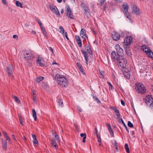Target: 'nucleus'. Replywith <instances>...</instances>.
Here are the masks:
<instances>
[{
  "label": "nucleus",
  "instance_id": "37998d69",
  "mask_svg": "<svg viewBox=\"0 0 153 153\" xmlns=\"http://www.w3.org/2000/svg\"><path fill=\"white\" fill-rule=\"evenodd\" d=\"M37 22L39 24L40 27H43L42 25V23L41 22V21L40 19H39L37 20Z\"/></svg>",
  "mask_w": 153,
  "mask_h": 153
},
{
  "label": "nucleus",
  "instance_id": "f8f14e48",
  "mask_svg": "<svg viewBox=\"0 0 153 153\" xmlns=\"http://www.w3.org/2000/svg\"><path fill=\"white\" fill-rule=\"evenodd\" d=\"M37 63L41 66L43 67L45 65V62L44 59L41 57L38 58Z\"/></svg>",
  "mask_w": 153,
  "mask_h": 153
},
{
  "label": "nucleus",
  "instance_id": "e2e57ef3",
  "mask_svg": "<svg viewBox=\"0 0 153 153\" xmlns=\"http://www.w3.org/2000/svg\"><path fill=\"white\" fill-rule=\"evenodd\" d=\"M44 35L47 38L48 37V36L47 35V33L46 32L45 33H43Z\"/></svg>",
  "mask_w": 153,
  "mask_h": 153
},
{
  "label": "nucleus",
  "instance_id": "ea45409f",
  "mask_svg": "<svg viewBox=\"0 0 153 153\" xmlns=\"http://www.w3.org/2000/svg\"><path fill=\"white\" fill-rule=\"evenodd\" d=\"M128 126L132 128L133 127V124L130 121L128 122Z\"/></svg>",
  "mask_w": 153,
  "mask_h": 153
},
{
  "label": "nucleus",
  "instance_id": "6e6552de",
  "mask_svg": "<svg viewBox=\"0 0 153 153\" xmlns=\"http://www.w3.org/2000/svg\"><path fill=\"white\" fill-rule=\"evenodd\" d=\"M132 13L133 14L137 15H139L141 13L137 6L135 4H133L132 6Z\"/></svg>",
  "mask_w": 153,
  "mask_h": 153
},
{
  "label": "nucleus",
  "instance_id": "e433bc0d",
  "mask_svg": "<svg viewBox=\"0 0 153 153\" xmlns=\"http://www.w3.org/2000/svg\"><path fill=\"white\" fill-rule=\"evenodd\" d=\"M105 0H100L99 2V4L100 5H102L104 4Z\"/></svg>",
  "mask_w": 153,
  "mask_h": 153
},
{
  "label": "nucleus",
  "instance_id": "de8ad7c7",
  "mask_svg": "<svg viewBox=\"0 0 153 153\" xmlns=\"http://www.w3.org/2000/svg\"><path fill=\"white\" fill-rule=\"evenodd\" d=\"M119 122H122V123H123V124H124V125H125V124L124 123V121L123 120V119L122 118H120L119 117Z\"/></svg>",
  "mask_w": 153,
  "mask_h": 153
},
{
  "label": "nucleus",
  "instance_id": "c03bdc74",
  "mask_svg": "<svg viewBox=\"0 0 153 153\" xmlns=\"http://www.w3.org/2000/svg\"><path fill=\"white\" fill-rule=\"evenodd\" d=\"M19 121L20 123H21V124L22 125H23V123H22V117H21V116H19Z\"/></svg>",
  "mask_w": 153,
  "mask_h": 153
},
{
  "label": "nucleus",
  "instance_id": "3c124183",
  "mask_svg": "<svg viewBox=\"0 0 153 153\" xmlns=\"http://www.w3.org/2000/svg\"><path fill=\"white\" fill-rule=\"evenodd\" d=\"M54 64H56L57 65V66L56 67V68H59V65L57 63L55 62V61H54L52 63V65H53Z\"/></svg>",
  "mask_w": 153,
  "mask_h": 153
},
{
  "label": "nucleus",
  "instance_id": "79ce46f5",
  "mask_svg": "<svg viewBox=\"0 0 153 153\" xmlns=\"http://www.w3.org/2000/svg\"><path fill=\"white\" fill-rule=\"evenodd\" d=\"M99 71L100 75L102 76L101 77H102L103 78L104 77V72L100 70H99Z\"/></svg>",
  "mask_w": 153,
  "mask_h": 153
},
{
  "label": "nucleus",
  "instance_id": "09e8293b",
  "mask_svg": "<svg viewBox=\"0 0 153 153\" xmlns=\"http://www.w3.org/2000/svg\"><path fill=\"white\" fill-rule=\"evenodd\" d=\"M77 108L78 110L80 112H81L82 111V109L79 106H77Z\"/></svg>",
  "mask_w": 153,
  "mask_h": 153
},
{
  "label": "nucleus",
  "instance_id": "0eeeda50",
  "mask_svg": "<svg viewBox=\"0 0 153 153\" xmlns=\"http://www.w3.org/2000/svg\"><path fill=\"white\" fill-rule=\"evenodd\" d=\"M122 56H120L117 53L114 51H112L111 53V56L112 60L116 62H117Z\"/></svg>",
  "mask_w": 153,
  "mask_h": 153
},
{
  "label": "nucleus",
  "instance_id": "c756f323",
  "mask_svg": "<svg viewBox=\"0 0 153 153\" xmlns=\"http://www.w3.org/2000/svg\"><path fill=\"white\" fill-rule=\"evenodd\" d=\"M16 5L17 7H20L21 8H22V4L19 1H16Z\"/></svg>",
  "mask_w": 153,
  "mask_h": 153
},
{
  "label": "nucleus",
  "instance_id": "58836bf2",
  "mask_svg": "<svg viewBox=\"0 0 153 153\" xmlns=\"http://www.w3.org/2000/svg\"><path fill=\"white\" fill-rule=\"evenodd\" d=\"M108 84L109 85V90H111L113 89V86L109 82H108Z\"/></svg>",
  "mask_w": 153,
  "mask_h": 153
},
{
  "label": "nucleus",
  "instance_id": "a19ab883",
  "mask_svg": "<svg viewBox=\"0 0 153 153\" xmlns=\"http://www.w3.org/2000/svg\"><path fill=\"white\" fill-rule=\"evenodd\" d=\"M93 98L98 103H100V100H99L98 98H97V97L95 96H93Z\"/></svg>",
  "mask_w": 153,
  "mask_h": 153
},
{
  "label": "nucleus",
  "instance_id": "412c9836",
  "mask_svg": "<svg viewBox=\"0 0 153 153\" xmlns=\"http://www.w3.org/2000/svg\"><path fill=\"white\" fill-rule=\"evenodd\" d=\"M32 137L33 139V143L34 144H35L36 145H38V142L37 140L36 139V135L33 134H31Z\"/></svg>",
  "mask_w": 153,
  "mask_h": 153
},
{
  "label": "nucleus",
  "instance_id": "49530a36",
  "mask_svg": "<svg viewBox=\"0 0 153 153\" xmlns=\"http://www.w3.org/2000/svg\"><path fill=\"white\" fill-rule=\"evenodd\" d=\"M41 29V30L43 33H45L46 32V30L43 27H40Z\"/></svg>",
  "mask_w": 153,
  "mask_h": 153
},
{
  "label": "nucleus",
  "instance_id": "f257e3e1",
  "mask_svg": "<svg viewBox=\"0 0 153 153\" xmlns=\"http://www.w3.org/2000/svg\"><path fill=\"white\" fill-rule=\"evenodd\" d=\"M55 79L57 83L62 86L65 87L67 85V81L65 77L61 74H56Z\"/></svg>",
  "mask_w": 153,
  "mask_h": 153
},
{
  "label": "nucleus",
  "instance_id": "dca6fc26",
  "mask_svg": "<svg viewBox=\"0 0 153 153\" xmlns=\"http://www.w3.org/2000/svg\"><path fill=\"white\" fill-rule=\"evenodd\" d=\"M80 35L83 38L85 39L86 37L85 30L84 29H81L80 32Z\"/></svg>",
  "mask_w": 153,
  "mask_h": 153
},
{
  "label": "nucleus",
  "instance_id": "473e14b6",
  "mask_svg": "<svg viewBox=\"0 0 153 153\" xmlns=\"http://www.w3.org/2000/svg\"><path fill=\"white\" fill-rule=\"evenodd\" d=\"M33 97V100L34 102L35 103H36V94L35 93H33V95L32 96Z\"/></svg>",
  "mask_w": 153,
  "mask_h": 153
},
{
  "label": "nucleus",
  "instance_id": "5701e85b",
  "mask_svg": "<svg viewBox=\"0 0 153 153\" xmlns=\"http://www.w3.org/2000/svg\"><path fill=\"white\" fill-rule=\"evenodd\" d=\"M128 46V45H124V47L127 54L128 55H129L130 54L131 51L129 47Z\"/></svg>",
  "mask_w": 153,
  "mask_h": 153
},
{
  "label": "nucleus",
  "instance_id": "a211bd4d",
  "mask_svg": "<svg viewBox=\"0 0 153 153\" xmlns=\"http://www.w3.org/2000/svg\"><path fill=\"white\" fill-rule=\"evenodd\" d=\"M81 6L82 7V8L83 9L86 13H88L89 9L88 7H87L85 4L83 3H82L81 4Z\"/></svg>",
  "mask_w": 153,
  "mask_h": 153
},
{
  "label": "nucleus",
  "instance_id": "9d476101",
  "mask_svg": "<svg viewBox=\"0 0 153 153\" xmlns=\"http://www.w3.org/2000/svg\"><path fill=\"white\" fill-rule=\"evenodd\" d=\"M50 9L58 16H60V14L56 6L53 5H51L50 7Z\"/></svg>",
  "mask_w": 153,
  "mask_h": 153
},
{
  "label": "nucleus",
  "instance_id": "13d9d810",
  "mask_svg": "<svg viewBox=\"0 0 153 153\" xmlns=\"http://www.w3.org/2000/svg\"><path fill=\"white\" fill-rule=\"evenodd\" d=\"M85 136H86V134H85L82 133L80 134V136L81 137H84Z\"/></svg>",
  "mask_w": 153,
  "mask_h": 153
},
{
  "label": "nucleus",
  "instance_id": "4c0bfd02",
  "mask_svg": "<svg viewBox=\"0 0 153 153\" xmlns=\"http://www.w3.org/2000/svg\"><path fill=\"white\" fill-rule=\"evenodd\" d=\"M59 105L60 106H61V107H62L63 106V102L62 100L60 99L59 100Z\"/></svg>",
  "mask_w": 153,
  "mask_h": 153
},
{
  "label": "nucleus",
  "instance_id": "c9c22d12",
  "mask_svg": "<svg viewBox=\"0 0 153 153\" xmlns=\"http://www.w3.org/2000/svg\"><path fill=\"white\" fill-rule=\"evenodd\" d=\"M54 137L56 139V142L59 143L60 141L58 137V135H54Z\"/></svg>",
  "mask_w": 153,
  "mask_h": 153
},
{
  "label": "nucleus",
  "instance_id": "774afa93",
  "mask_svg": "<svg viewBox=\"0 0 153 153\" xmlns=\"http://www.w3.org/2000/svg\"><path fill=\"white\" fill-rule=\"evenodd\" d=\"M49 48L50 50L52 52V53H53V49L52 48H51V47H49Z\"/></svg>",
  "mask_w": 153,
  "mask_h": 153
},
{
  "label": "nucleus",
  "instance_id": "2eb2a0df",
  "mask_svg": "<svg viewBox=\"0 0 153 153\" xmlns=\"http://www.w3.org/2000/svg\"><path fill=\"white\" fill-rule=\"evenodd\" d=\"M13 71V70L12 66L11 65H8L7 67V72L11 78H12L13 76L12 75V72Z\"/></svg>",
  "mask_w": 153,
  "mask_h": 153
},
{
  "label": "nucleus",
  "instance_id": "39448f33",
  "mask_svg": "<svg viewBox=\"0 0 153 153\" xmlns=\"http://www.w3.org/2000/svg\"><path fill=\"white\" fill-rule=\"evenodd\" d=\"M145 102L151 107H153V99L151 95H148L145 97Z\"/></svg>",
  "mask_w": 153,
  "mask_h": 153
},
{
  "label": "nucleus",
  "instance_id": "2f4dec72",
  "mask_svg": "<svg viewBox=\"0 0 153 153\" xmlns=\"http://www.w3.org/2000/svg\"><path fill=\"white\" fill-rule=\"evenodd\" d=\"M2 146L3 149L5 150H6L7 149V142L4 143H2Z\"/></svg>",
  "mask_w": 153,
  "mask_h": 153
},
{
  "label": "nucleus",
  "instance_id": "423d86ee",
  "mask_svg": "<svg viewBox=\"0 0 153 153\" xmlns=\"http://www.w3.org/2000/svg\"><path fill=\"white\" fill-rule=\"evenodd\" d=\"M24 58L26 60H29L34 57V53L31 51H27L24 54Z\"/></svg>",
  "mask_w": 153,
  "mask_h": 153
},
{
  "label": "nucleus",
  "instance_id": "7ed1b4c3",
  "mask_svg": "<svg viewBox=\"0 0 153 153\" xmlns=\"http://www.w3.org/2000/svg\"><path fill=\"white\" fill-rule=\"evenodd\" d=\"M128 6L127 4H124L123 5V13L127 18V19L129 22H131V18L130 15L128 12Z\"/></svg>",
  "mask_w": 153,
  "mask_h": 153
},
{
  "label": "nucleus",
  "instance_id": "864d4df0",
  "mask_svg": "<svg viewBox=\"0 0 153 153\" xmlns=\"http://www.w3.org/2000/svg\"><path fill=\"white\" fill-rule=\"evenodd\" d=\"M7 140H8L10 142V140L9 137L7 135L5 137Z\"/></svg>",
  "mask_w": 153,
  "mask_h": 153
},
{
  "label": "nucleus",
  "instance_id": "f704fd0d",
  "mask_svg": "<svg viewBox=\"0 0 153 153\" xmlns=\"http://www.w3.org/2000/svg\"><path fill=\"white\" fill-rule=\"evenodd\" d=\"M13 98H14L15 101L17 103L19 104L20 103V100L16 96L13 97Z\"/></svg>",
  "mask_w": 153,
  "mask_h": 153
},
{
  "label": "nucleus",
  "instance_id": "5fc2aeb1",
  "mask_svg": "<svg viewBox=\"0 0 153 153\" xmlns=\"http://www.w3.org/2000/svg\"><path fill=\"white\" fill-rule=\"evenodd\" d=\"M13 37L14 39H17L18 38V36L17 35H13Z\"/></svg>",
  "mask_w": 153,
  "mask_h": 153
},
{
  "label": "nucleus",
  "instance_id": "f3484780",
  "mask_svg": "<svg viewBox=\"0 0 153 153\" xmlns=\"http://www.w3.org/2000/svg\"><path fill=\"white\" fill-rule=\"evenodd\" d=\"M141 49L146 53L151 50L146 45H143L142 46Z\"/></svg>",
  "mask_w": 153,
  "mask_h": 153
},
{
  "label": "nucleus",
  "instance_id": "7c9ffc66",
  "mask_svg": "<svg viewBox=\"0 0 153 153\" xmlns=\"http://www.w3.org/2000/svg\"><path fill=\"white\" fill-rule=\"evenodd\" d=\"M44 79V77L42 76L39 77L37 78L36 79V82L39 83L42 80Z\"/></svg>",
  "mask_w": 153,
  "mask_h": 153
},
{
  "label": "nucleus",
  "instance_id": "b1692460",
  "mask_svg": "<svg viewBox=\"0 0 153 153\" xmlns=\"http://www.w3.org/2000/svg\"><path fill=\"white\" fill-rule=\"evenodd\" d=\"M123 75L125 77L128 79L130 76L131 74L130 72L125 71L123 73Z\"/></svg>",
  "mask_w": 153,
  "mask_h": 153
},
{
  "label": "nucleus",
  "instance_id": "680f3d73",
  "mask_svg": "<svg viewBox=\"0 0 153 153\" xmlns=\"http://www.w3.org/2000/svg\"><path fill=\"white\" fill-rule=\"evenodd\" d=\"M79 68L80 71H81V72H83V68H82V67L81 66H80Z\"/></svg>",
  "mask_w": 153,
  "mask_h": 153
},
{
  "label": "nucleus",
  "instance_id": "603ef678",
  "mask_svg": "<svg viewBox=\"0 0 153 153\" xmlns=\"http://www.w3.org/2000/svg\"><path fill=\"white\" fill-rule=\"evenodd\" d=\"M1 1H2V3L3 4H4L5 5H7V2L6 1V0H1Z\"/></svg>",
  "mask_w": 153,
  "mask_h": 153
},
{
  "label": "nucleus",
  "instance_id": "4468645a",
  "mask_svg": "<svg viewBox=\"0 0 153 153\" xmlns=\"http://www.w3.org/2000/svg\"><path fill=\"white\" fill-rule=\"evenodd\" d=\"M108 129L111 137H114V132L111 126L109 124L107 125Z\"/></svg>",
  "mask_w": 153,
  "mask_h": 153
},
{
  "label": "nucleus",
  "instance_id": "052dcab7",
  "mask_svg": "<svg viewBox=\"0 0 153 153\" xmlns=\"http://www.w3.org/2000/svg\"><path fill=\"white\" fill-rule=\"evenodd\" d=\"M31 34H32L35 35L36 34V33L35 31L33 30H32L31 32Z\"/></svg>",
  "mask_w": 153,
  "mask_h": 153
},
{
  "label": "nucleus",
  "instance_id": "f03ea898",
  "mask_svg": "<svg viewBox=\"0 0 153 153\" xmlns=\"http://www.w3.org/2000/svg\"><path fill=\"white\" fill-rule=\"evenodd\" d=\"M135 88L136 91L138 93L142 94L145 93L146 91V89L145 86L141 83L137 84Z\"/></svg>",
  "mask_w": 153,
  "mask_h": 153
},
{
  "label": "nucleus",
  "instance_id": "8fccbe9b",
  "mask_svg": "<svg viewBox=\"0 0 153 153\" xmlns=\"http://www.w3.org/2000/svg\"><path fill=\"white\" fill-rule=\"evenodd\" d=\"M65 37L68 40H69V38H68V35H67V32H65V35H64V37Z\"/></svg>",
  "mask_w": 153,
  "mask_h": 153
},
{
  "label": "nucleus",
  "instance_id": "ddd939ff",
  "mask_svg": "<svg viewBox=\"0 0 153 153\" xmlns=\"http://www.w3.org/2000/svg\"><path fill=\"white\" fill-rule=\"evenodd\" d=\"M66 11H67V16L68 17L71 19H74L73 15L69 6L66 7Z\"/></svg>",
  "mask_w": 153,
  "mask_h": 153
},
{
  "label": "nucleus",
  "instance_id": "6ab92c4d",
  "mask_svg": "<svg viewBox=\"0 0 153 153\" xmlns=\"http://www.w3.org/2000/svg\"><path fill=\"white\" fill-rule=\"evenodd\" d=\"M75 38L79 46L81 47L82 46V43L79 36L78 35L75 36Z\"/></svg>",
  "mask_w": 153,
  "mask_h": 153
},
{
  "label": "nucleus",
  "instance_id": "69168bd1",
  "mask_svg": "<svg viewBox=\"0 0 153 153\" xmlns=\"http://www.w3.org/2000/svg\"><path fill=\"white\" fill-rule=\"evenodd\" d=\"M2 143H5L7 142V141H5V140H4L3 139H2Z\"/></svg>",
  "mask_w": 153,
  "mask_h": 153
},
{
  "label": "nucleus",
  "instance_id": "c85d7f7f",
  "mask_svg": "<svg viewBox=\"0 0 153 153\" xmlns=\"http://www.w3.org/2000/svg\"><path fill=\"white\" fill-rule=\"evenodd\" d=\"M52 145L53 147H54L56 149H57V146L56 141L55 140H53L52 142Z\"/></svg>",
  "mask_w": 153,
  "mask_h": 153
},
{
  "label": "nucleus",
  "instance_id": "4d7b16f0",
  "mask_svg": "<svg viewBox=\"0 0 153 153\" xmlns=\"http://www.w3.org/2000/svg\"><path fill=\"white\" fill-rule=\"evenodd\" d=\"M86 136H85L83 137V140H82V142L83 143H85V139L86 138Z\"/></svg>",
  "mask_w": 153,
  "mask_h": 153
},
{
  "label": "nucleus",
  "instance_id": "cd10ccee",
  "mask_svg": "<svg viewBox=\"0 0 153 153\" xmlns=\"http://www.w3.org/2000/svg\"><path fill=\"white\" fill-rule=\"evenodd\" d=\"M85 50L87 51L88 53L90 54H92V52L91 50V48L89 46H87L85 47Z\"/></svg>",
  "mask_w": 153,
  "mask_h": 153
},
{
  "label": "nucleus",
  "instance_id": "1a4fd4ad",
  "mask_svg": "<svg viewBox=\"0 0 153 153\" xmlns=\"http://www.w3.org/2000/svg\"><path fill=\"white\" fill-rule=\"evenodd\" d=\"M132 41V38L131 36H128L124 39L123 43L124 45H129Z\"/></svg>",
  "mask_w": 153,
  "mask_h": 153
},
{
  "label": "nucleus",
  "instance_id": "393cba45",
  "mask_svg": "<svg viewBox=\"0 0 153 153\" xmlns=\"http://www.w3.org/2000/svg\"><path fill=\"white\" fill-rule=\"evenodd\" d=\"M146 54L149 57L153 59V52L151 50L147 53Z\"/></svg>",
  "mask_w": 153,
  "mask_h": 153
},
{
  "label": "nucleus",
  "instance_id": "bf43d9fd",
  "mask_svg": "<svg viewBox=\"0 0 153 153\" xmlns=\"http://www.w3.org/2000/svg\"><path fill=\"white\" fill-rule=\"evenodd\" d=\"M121 104L125 106V103H124V101L123 100H121Z\"/></svg>",
  "mask_w": 153,
  "mask_h": 153
},
{
  "label": "nucleus",
  "instance_id": "aec40b11",
  "mask_svg": "<svg viewBox=\"0 0 153 153\" xmlns=\"http://www.w3.org/2000/svg\"><path fill=\"white\" fill-rule=\"evenodd\" d=\"M115 48L117 51L119 52L120 53H122L123 52V49L118 44H117L115 45Z\"/></svg>",
  "mask_w": 153,
  "mask_h": 153
},
{
  "label": "nucleus",
  "instance_id": "a18cd8bd",
  "mask_svg": "<svg viewBox=\"0 0 153 153\" xmlns=\"http://www.w3.org/2000/svg\"><path fill=\"white\" fill-rule=\"evenodd\" d=\"M59 29L60 30V31H59L60 33H61L62 31H65L63 27L62 26H59Z\"/></svg>",
  "mask_w": 153,
  "mask_h": 153
},
{
  "label": "nucleus",
  "instance_id": "a878e982",
  "mask_svg": "<svg viewBox=\"0 0 153 153\" xmlns=\"http://www.w3.org/2000/svg\"><path fill=\"white\" fill-rule=\"evenodd\" d=\"M33 117L34 118L35 121L37 120L36 114L35 110L34 109L32 110Z\"/></svg>",
  "mask_w": 153,
  "mask_h": 153
},
{
  "label": "nucleus",
  "instance_id": "bb28decb",
  "mask_svg": "<svg viewBox=\"0 0 153 153\" xmlns=\"http://www.w3.org/2000/svg\"><path fill=\"white\" fill-rule=\"evenodd\" d=\"M114 110L115 113H116V115L118 118H119V117L120 116V114L119 113V110L116 108H114Z\"/></svg>",
  "mask_w": 153,
  "mask_h": 153
},
{
  "label": "nucleus",
  "instance_id": "0e129e2a",
  "mask_svg": "<svg viewBox=\"0 0 153 153\" xmlns=\"http://www.w3.org/2000/svg\"><path fill=\"white\" fill-rule=\"evenodd\" d=\"M114 147L117 146V143L116 141H115V142L114 143Z\"/></svg>",
  "mask_w": 153,
  "mask_h": 153
},
{
  "label": "nucleus",
  "instance_id": "6e6d98bb",
  "mask_svg": "<svg viewBox=\"0 0 153 153\" xmlns=\"http://www.w3.org/2000/svg\"><path fill=\"white\" fill-rule=\"evenodd\" d=\"M3 134L4 135L5 137L6 136H7L6 132L5 131H3Z\"/></svg>",
  "mask_w": 153,
  "mask_h": 153
},
{
  "label": "nucleus",
  "instance_id": "72a5a7b5",
  "mask_svg": "<svg viewBox=\"0 0 153 153\" xmlns=\"http://www.w3.org/2000/svg\"><path fill=\"white\" fill-rule=\"evenodd\" d=\"M125 148L126 150V151L128 153H129L130 152L129 149L128 148V145L127 143H126L125 145Z\"/></svg>",
  "mask_w": 153,
  "mask_h": 153
},
{
  "label": "nucleus",
  "instance_id": "9b49d317",
  "mask_svg": "<svg viewBox=\"0 0 153 153\" xmlns=\"http://www.w3.org/2000/svg\"><path fill=\"white\" fill-rule=\"evenodd\" d=\"M111 35L113 39L115 41L119 40L120 37V34L116 31H114L112 32Z\"/></svg>",
  "mask_w": 153,
  "mask_h": 153
},
{
  "label": "nucleus",
  "instance_id": "338daca9",
  "mask_svg": "<svg viewBox=\"0 0 153 153\" xmlns=\"http://www.w3.org/2000/svg\"><path fill=\"white\" fill-rule=\"evenodd\" d=\"M77 66L79 68V67H80V66L81 67V65H80V63H77Z\"/></svg>",
  "mask_w": 153,
  "mask_h": 153
},
{
  "label": "nucleus",
  "instance_id": "4be33fe9",
  "mask_svg": "<svg viewBox=\"0 0 153 153\" xmlns=\"http://www.w3.org/2000/svg\"><path fill=\"white\" fill-rule=\"evenodd\" d=\"M82 53L83 54L84 56L85 57V60L87 64H88V56L87 55V53L85 51L82 50Z\"/></svg>",
  "mask_w": 153,
  "mask_h": 153
},
{
  "label": "nucleus",
  "instance_id": "20e7f679",
  "mask_svg": "<svg viewBox=\"0 0 153 153\" xmlns=\"http://www.w3.org/2000/svg\"><path fill=\"white\" fill-rule=\"evenodd\" d=\"M116 62L118 63V65L122 68L125 67L127 63L126 60L123 56H121L120 58Z\"/></svg>",
  "mask_w": 153,
  "mask_h": 153
}]
</instances>
